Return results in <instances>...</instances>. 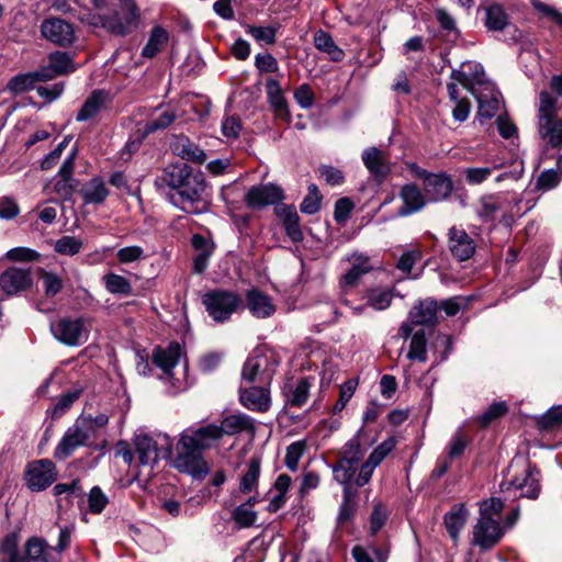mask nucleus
<instances>
[{
	"mask_svg": "<svg viewBox=\"0 0 562 562\" xmlns=\"http://www.w3.org/2000/svg\"><path fill=\"white\" fill-rule=\"evenodd\" d=\"M111 103L110 93L105 90H94L86 99L82 106L76 115L77 122H87L93 120L105 110Z\"/></svg>",
	"mask_w": 562,
	"mask_h": 562,
	"instance_id": "nucleus-24",
	"label": "nucleus"
},
{
	"mask_svg": "<svg viewBox=\"0 0 562 562\" xmlns=\"http://www.w3.org/2000/svg\"><path fill=\"white\" fill-rule=\"evenodd\" d=\"M499 488L505 501L522 497L535 499L540 492L539 472L530 464H525L520 473L502 482Z\"/></svg>",
	"mask_w": 562,
	"mask_h": 562,
	"instance_id": "nucleus-5",
	"label": "nucleus"
},
{
	"mask_svg": "<svg viewBox=\"0 0 562 562\" xmlns=\"http://www.w3.org/2000/svg\"><path fill=\"white\" fill-rule=\"evenodd\" d=\"M503 209V202L497 196H484L481 200L480 216L492 220Z\"/></svg>",
	"mask_w": 562,
	"mask_h": 562,
	"instance_id": "nucleus-59",
	"label": "nucleus"
},
{
	"mask_svg": "<svg viewBox=\"0 0 562 562\" xmlns=\"http://www.w3.org/2000/svg\"><path fill=\"white\" fill-rule=\"evenodd\" d=\"M5 258L11 261L32 262L40 258V254L31 248L15 247L7 251Z\"/></svg>",
	"mask_w": 562,
	"mask_h": 562,
	"instance_id": "nucleus-61",
	"label": "nucleus"
},
{
	"mask_svg": "<svg viewBox=\"0 0 562 562\" xmlns=\"http://www.w3.org/2000/svg\"><path fill=\"white\" fill-rule=\"evenodd\" d=\"M313 42L315 47L318 50L326 53L333 61H340L344 59V50L335 44L329 33L318 30L314 34Z\"/></svg>",
	"mask_w": 562,
	"mask_h": 562,
	"instance_id": "nucleus-39",
	"label": "nucleus"
},
{
	"mask_svg": "<svg viewBox=\"0 0 562 562\" xmlns=\"http://www.w3.org/2000/svg\"><path fill=\"white\" fill-rule=\"evenodd\" d=\"M217 427L221 430L222 437L224 435L233 436L244 431H255L254 420L246 414L226 416Z\"/></svg>",
	"mask_w": 562,
	"mask_h": 562,
	"instance_id": "nucleus-31",
	"label": "nucleus"
},
{
	"mask_svg": "<svg viewBox=\"0 0 562 562\" xmlns=\"http://www.w3.org/2000/svg\"><path fill=\"white\" fill-rule=\"evenodd\" d=\"M82 248L81 239L75 236H63L54 244V250L63 256H75Z\"/></svg>",
	"mask_w": 562,
	"mask_h": 562,
	"instance_id": "nucleus-51",
	"label": "nucleus"
},
{
	"mask_svg": "<svg viewBox=\"0 0 562 562\" xmlns=\"http://www.w3.org/2000/svg\"><path fill=\"white\" fill-rule=\"evenodd\" d=\"M81 394V387H74L63 393L52 411V416L54 418L63 416L72 406V404L79 400Z\"/></svg>",
	"mask_w": 562,
	"mask_h": 562,
	"instance_id": "nucleus-47",
	"label": "nucleus"
},
{
	"mask_svg": "<svg viewBox=\"0 0 562 562\" xmlns=\"http://www.w3.org/2000/svg\"><path fill=\"white\" fill-rule=\"evenodd\" d=\"M173 150L181 158L193 162L200 164L206 159L204 150L184 135H180L176 138L173 143Z\"/></svg>",
	"mask_w": 562,
	"mask_h": 562,
	"instance_id": "nucleus-35",
	"label": "nucleus"
},
{
	"mask_svg": "<svg viewBox=\"0 0 562 562\" xmlns=\"http://www.w3.org/2000/svg\"><path fill=\"white\" fill-rule=\"evenodd\" d=\"M282 199V189L273 183L254 186L245 196L247 206L257 210L276 204Z\"/></svg>",
	"mask_w": 562,
	"mask_h": 562,
	"instance_id": "nucleus-19",
	"label": "nucleus"
},
{
	"mask_svg": "<svg viewBox=\"0 0 562 562\" xmlns=\"http://www.w3.org/2000/svg\"><path fill=\"white\" fill-rule=\"evenodd\" d=\"M89 423L90 422L85 419L83 416L76 418L75 423L67 428L55 448V458L66 460L76 449L89 445L90 440L93 438Z\"/></svg>",
	"mask_w": 562,
	"mask_h": 562,
	"instance_id": "nucleus-8",
	"label": "nucleus"
},
{
	"mask_svg": "<svg viewBox=\"0 0 562 562\" xmlns=\"http://www.w3.org/2000/svg\"><path fill=\"white\" fill-rule=\"evenodd\" d=\"M367 304L375 311H384L386 310L393 299V293L391 290L382 286L372 288L367 291L366 294Z\"/></svg>",
	"mask_w": 562,
	"mask_h": 562,
	"instance_id": "nucleus-42",
	"label": "nucleus"
},
{
	"mask_svg": "<svg viewBox=\"0 0 562 562\" xmlns=\"http://www.w3.org/2000/svg\"><path fill=\"white\" fill-rule=\"evenodd\" d=\"M133 442L138 467L146 470V476L153 474V470L160 459L171 456L173 446L171 438L165 434L154 437L139 434L134 437Z\"/></svg>",
	"mask_w": 562,
	"mask_h": 562,
	"instance_id": "nucleus-2",
	"label": "nucleus"
},
{
	"mask_svg": "<svg viewBox=\"0 0 562 562\" xmlns=\"http://www.w3.org/2000/svg\"><path fill=\"white\" fill-rule=\"evenodd\" d=\"M50 330L54 337L61 344L70 347L83 345L90 333V327L85 318H60L53 323Z\"/></svg>",
	"mask_w": 562,
	"mask_h": 562,
	"instance_id": "nucleus-10",
	"label": "nucleus"
},
{
	"mask_svg": "<svg viewBox=\"0 0 562 562\" xmlns=\"http://www.w3.org/2000/svg\"><path fill=\"white\" fill-rule=\"evenodd\" d=\"M424 190L430 201H440L450 195L452 191V181L443 172H429L424 180Z\"/></svg>",
	"mask_w": 562,
	"mask_h": 562,
	"instance_id": "nucleus-25",
	"label": "nucleus"
},
{
	"mask_svg": "<svg viewBox=\"0 0 562 562\" xmlns=\"http://www.w3.org/2000/svg\"><path fill=\"white\" fill-rule=\"evenodd\" d=\"M305 447H306L305 442L302 440H299V441L291 443L286 448L284 462L289 470H291V471L297 470L299 461L304 453Z\"/></svg>",
	"mask_w": 562,
	"mask_h": 562,
	"instance_id": "nucleus-54",
	"label": "nucleus"
},
{
	"mask_svg": "<svg viewBox=\"0 0 562 562\" xmlns=\"http://www.w3.org/2000/svg\"><path fill=\"white\" fill-rule=\"evenodd\" d=\"M321 209V195L315 184L308 187V193L301 203V212L305 214H315Z\"/></svg>",
	"mask_w": 562,
	"mask_h": 562,
	"instance_id": "nucleus-58",
	"label": "nucleus"
},
{
	"mask_svg": "<svg viewBox=\"0 0 562 562\" xmlns=\"http://www.w3.org/2000/svg\"><path fill=\"white\" fill-rule=\"evenodd\" d=\"M278 29L276 26H247V34L251 35L257 42L267 45L276 43V34Z\"/></svg>",
	"mask_w": 562,
	"mask_h": 562,
	"instance_id": "nucleus-53",
	"label": "nucleus"
},
{
	"mask_svg": "<svg viewBox=\"0 0 562 562\" xmlns=\"http://www.w3.org/2000/svg\"><path fill=\"white\" fill-rule=\"evenodd\" d=\"M364 450L361 447L359 432L349 439L339 452V459L331 465L335 480L339 484H351L355 482L357 470L360 471L359 462L362 460Z\"/></svg>",
	"mask_w": 562,
	"mask_h": 562,
	"instance_id": "nucleus-6",
	"label": "nucleus"
},
{
	"mask_svg": "<svg viewBox=\"0 0 562 562\" xmlns=\"http://www.w3.org/2000/svg\"><path fill=\"white\" fill-rule=\"evenodd\" d=\"M396 441L394 438H387L381 442L369 456L368 460L360 467V471L355 479V484L358 487L364 486L369 483L373 471L386 456L395 448Z\"/></svg>",
	"mask_w": 562,
	"mask_h": 562,
	"instance_id": "nucleus-17",
	"label": "nucleus"
},
{
	"mask_svg": "<svg viewBox=\"0 0 562 562\" xmlns=\"http://www.w3.org/2000/svg\"><path fill=\"white\" fill-rule=\"evenodd\" d=\"M543 428H552L562 425V405L550 408L539 422Z\"/></svg>",
	"mask_w": 562,
	"mask_h": 562,
	"instance_id": "nucleus-64",
	"label": "nucleus"
},
{
	"mask_svg": "<svg viewBox=\"0 0 562 562\" xmlns=\"http://www.w3.org/2000/svg\"><path fill=\"white\" fill-rule=\"evenodd\" d=\"M52 548L44 539L33 537L25 543V560L27 562H55L50 554Z\"/></svg>",
	"mask_w": 562,
	"mask_h": 562,
	"instance_id": "nucleus-36",
	"label": "nucleus"
},
{
	"mask_svg": "<svg viewBox=\"0 0 562 562\" xmlns=\"http://www.w3.org/2000/svg\"><path fill=\"white\" fill-rule=\"evenodd\" d=\"M209 315L217 323H224L241 306V297L232 291L213 290L202 297Z\"/></svg>",
	"mask_w": 562,
	"mask_h": 562,
	"instance_id": "nucleus-7",
	"label": "nucleus"
},
{
	"mask_svg": "<svg viewBox=\"0 0 562 562\" xmlns=\"http://www.w3.org/2000/svg\"><path fill=\"white\" fill-rule=\"evenodd\" d=\"M293 98L302 109H311L315 101V94L307 83L299 86L294 92Z\"/></svg>",
	"mask_w": 562,
	"mask_h": 562,
	"instance_id": "nucleus-60",
	"label": "nucleus"
},
{
	"mask_svg": "<svg viewBox=\"0 0 562 562\" xmlns=\"http://www.w3.org/2000/svg\"><path fill=\"white\" fill-rule=\"evenodd\" d=\"M438 305L435 300L419 301L409 311L408 319L414 325H434L437 322Z\"/></svg>",
	"mask_w": 562,
	"mask_h": 562,
	"instance_id": "nucleus-29",
	"label": "nucleus"
},
{
	"mask_svg": "<svg viewBox=\"0 0 562 562\" xmlns=\"http://www.w3.org/2000/svg\"><path fill=\"white\" fill-rule=\"evenodd\" d=\"M538 128L541 138L549 145L562 147V119L558 117L557 98L548 91L539 95Z\"/></svg>",
	"mask_w": 562,
	"mask_h": 562,
	"instance_id": "nucleus-3",
	"label": "nucleus"
},
{
	"mask_svg": "<svg viewBox=\"0 0 562 562\" xmlns=\"http://www.w3.org/2000/svg\"><path fill=\"white\" fill-rule=\"evenodd\" d=\"M38 277L47 297H53L61 291L64 281L56 272L40 269Z\"/></svg>",
	"mask_w": 562,
	"mask_h": 562,
	"instance_id": "nucleus-45",
	"label": "nucleus"
},
{
	"mask_svg": "<svg viewBox=\"0 0 562 562\" xmlns=\"http://www.w3.org/2000/svg\"><path fill=\"white\" fill-rule=\"evenodd\" d=\"M402 205L396 212L398 217H407L422 211L427 203L426 195L413 183L404 184L398 194Z\"/></svg>",
	"mask_w": 562,
	"mask_h": 562,
	"instance_id": "nucleus-21",
	"label": "nucleus"
},
{
	"mask_svg": "<svg viewBox=\"0 0 562 562\" xmlns=\"http://www.w3.org/2000/svg\"><path fill=\"white\" fill-rule=\"evenodd\" d=\"M41 33L47 41L59 45H71L75 40V30L70 23L59 18H50L43 21Z\"/></svg>",
	"mask_w": 562,
	"mask_h": 562,
	"instance_id": "nucleus-16",
	"label": "nucleus"
},
{
	"mask_svg": "<svg viewBox=\"0 0 562 562\" xmlns=\"http://www.w3.org/2000/svg\"><path fill=\"white\" fill-rule=\"evenodd\" d=\"M233 519L240 528H248L257 520V513L249 505L240 504L234 509Z\"/></svg>",
	"mask_w": 562,
	"mask_h": 562,
	"instance_id": "nucleus-55",
	"label": "nucleus"
},
{
	"mask_svg": "<svg viewBox=\"0 0 562 562\" xmlns=\"http://www.w3.org/2000/svg\"><path fill=\"white\" fill-rule=\"evenodd\" d=\"M181 357V348L177 342L170 344L167 348H156L153 352L154 363L161 369V376L170 383L173 393L186 390L187 383L184 379L173 376V368L179 363Z\"/></svg>",
	"mask_w": 562,
	"mask_h": 562,
	"instance_id": "nucleus-9",
	"label": "nucleus"
},
{
	"mask_svg": "<svg viewBox=\"0 0 562 562\" xmlns=\"http://www.w3.org/2000/svg\"><path fill=\"white\" fill-rule=\"evenodd\" d=\"M239 400L247 409L254 412L265 413L271 406L270 391L265 386L240 389Z\"/></svg>",
	"mask_w": 562,
	"mask_h": 562,
	"instance_id": "nucleus-23",
	"label": "nucleus"
},
{
	"mask_svg": "<svg viewBox=\"0 0 562 562\" xmlns=\"http://www.w3.org/2000/svg\"><path fill=\"white\" fill-rule=\"evenodd\" d=\"M160 181L172 190L168 199L176 207L189 214L207 212L210 200L202 172L187 164L170 165L164 169Z\"/></svg>",
	"mask_w": 562,
	"mask_h": 562,
	"instance_id": "nucleus-1",
	"label": "nucleus"
},
{
	"mask_svg": "<svg viewBox=\"0 0 562 562\" xmlns=\"http://www.w3.org/2000/svg\"><path fill=\"white\" fill-rule=\"evenodd\" d=\"M122 14L101 15L102 26L115 35H126L134 31L139 21L138 8L134 0H121Z\"/></svg>",
	"mask_w": 562,
	"mask_h": 562,
	"instance_id": "nucleus-11",
	"label": "nucleus"
},
{
	"mask_svg": "<svg viewBox=\"0 0 562 562\" xmlns=\"http://www.w3.org/2000/svg\"><path fill=\"white\" fill-rule=\"evenodd\" d=\"M85 204H101L109 195V190L101 178H92L80 190Z\"/></svg>",
	"mask_w": 562,
	"mask_h": 562,
	"instance_id": "nucleus-37",
	"label": "nucleus"
},
{
	"mask_svg": "<svg viewBox=\"0 0 562 562\" xmlns=\"http://www.w3.org/2000/svg\"><path fill=\"white\" fill-rule=\"evenodd\" d=\"M260 477V459L258 457H252L247 463V470L241 475L239 481V492L243 494H248L255 491L258 486V481Z\"/></svg>",
	"mask_w": 562,
	"mask_h": 562,
	"instance_id": "nucleus-40",
	"label": "nucleus"
},
{
	"mask_svg": "<svg viewBox=\"0 0 562 562\" xmlns=\"http://www.w3.org/2000/svg\"><path fill=\"white\" fill-rule=\"evenodd\" d=\"M362 161L371 176L379 182L383 181L392 170V164L385 151L369 147L362 153Z\"/></svg>",
	"mask_w": 562,
	"mask_h": 562,
	"instance_id": "nucleus-22",
	"label": "nucleus"
},
{
	"mask_svg": "<svg viewBox=\"0 0 562 562\" xmlns=\"http://www.w3.org/2000/svg\"><path fill=\"white\" fill-rule=\"evenodd\" d=\"M450 78L462 85L471 93L474 90H481L484 86L493 85L486 79L483 66L476 61L462 63L460 69L451 71Z\"/></svg>",
	"mask_w": 562,
	"mask_h": 562,
	"instance_id": "nucleus-12",
	"label": "nucleus"
},
{
	"mask_svg": "<svg viewBox=\"0 0 562 562\" xmlns=\"http://www.w3.org/2000/svg\"><path fill=\"white\" fill-rule=\"evenodd\" d=\"M35 85L32 72H25L12 77L7 85V90L16 95L32 90Z\"/></svg>",
	"mask_w": 562,
	"mask_h": 562,
	"instance_id": "nucleus-50",
	"label": "nucleus"
},
{
	"mask_svg": "<svg viewBox=\"0 0 562 562\" xmlns=\"http://www.w3.org/2000/svg\"><path fill=\"white\" fill-rule=\"evenodd\" d=\"M48 64L58 76L66 75L75 70L72 59L67 53H52L48 57Z\"/></svg>",
	"mask_w": 562,
	"mask_h": 562,
	"instance_id": "nucleus-52",
	"label": "nucleus"
},
{
	"mask_svg": "<svg viewBox=\"0 0 562 562\" xmlns=\"http://www.w3.org/2000/svg\"><path fill=\"white\" fill-rule=\"evenodd\" d=\"M448 248L456 259L465 261L474 255L476 244L465 229L452 226L448 231Z\"/></svg>",
	"mask_w": 562,
	"mask_h": 562,
	"instance_id": "nucleus-18",
	"label": "nucleus"
},
{
	"mask_svg": "<svg viewBox=\"0 0 562 562\" xmlns=\"http://www.w3.org/2000/svg\"><path fill=\"white\" fill-rule=\"evenodd\" d=\"M168 42V33L161 26H155L142 50V56L153 58Z\"/></svg>",
	"mask_w": 562,
	"mask_h": 562,
	"instance_id": "nucleus-41",
	"label": "nucleus"
},
{
	"mask_svg": "<svg viewBox=\"0 0 562 562\" xmlns=\"http://www.w3.org/2000/svg\"><path fill=\"white\" fill-rule=\"evenodd\" d=\"M507 405L505 402H495L488 406L486 412L480 417L481 426L485 427L496 418L503 416L507 412Z\"/></svg>",
	"mask_w": 562,
	"mask_h": 562,
	"instance_id": "nucleus-62",
	"label": "nucleus"
},
{
	"mask_svg": "<svg viewBox=\"0 0 562 562\" xmlns=\"http://www.w3.org/2000/svg\"><path fill=\"white\" fill-rule=\"evenodd\" d=\"M105 289L112 294L128 295L132 292L130 281L116 273H108L103 277Z\"/></svg>",
	"mask_w": 562,
	"mask_h": 562,
	"instance_id": "nucleus-48",
	"label": "nucleus"
},
{
	"mask_svg": "<svg viewBox=\"0 0 562 562\" xmlns=\"http://www.w3.org/2000/svg\"><path fill=\"white\" fill-rule=\"evenodd\" d=\"M192 439L193 446L203 451L212 447V445L222 438L221 430L217 425L210 424L196 429H187L181 432Z\"/></svg>",
	"mask_w": 562,
	"mask_h": 562,
	"instance_id": "nucleus-27",
	"label": "nucleus"
},
{
	"mask_svg": "<svg viewBox=\"0 0 562 562\" xmlns=\"http://www.w3.org/2000/svg\"><path fill=\"white\" fill-rule=\"evenodd\" d=\"M503 535L504 531L497 520L493 517L480 516L473 527L472 543L483 550H488L498 543Z\"/></svg>",
	"mask_w": 562,
	"mask_h": 562,
	"instance_id": "nucleus-13",
	"label": "nucleus"
},
{
	"mask_svg": "<svg viewBox=\"0 0 562 562\" xmlns=\"http://www.w3.org/2000/svg\"><path fill=\"white\" fill-rule=\"evenodd\" d=\"M469 517V512L463 504L454 505L443 517L445 526L449 536L457 541L461 529Z\"/></svg>",
	"mask_w": 562,
	"mask_h": 562,
	"instance_id": "nucleus-33",
	"label": "nucleus"
},
{
	"mask_svg": "<svg viewBox=\"0 0 562 562\" xmlns=\"http://www.w3.org/2000/svg\"><path fill=\"white\" fill-rule=\"evenodd\" d=\"M357 385V380L350 379L340 386L339 398L333 407L334 414L340 413L346 407L347 403L353 396Z\"/></svg>",
	"mask_w": 562,
	"mask_h": 562,
	"instance_id": "nucleus-57",
	"label": "nucleus"
},
{
	"mask_svg": "<svg viewBox=\"0 0 562 562\" xmlns=\"http://www.w3.org/2000/svg\"><path fill=\"white\" fill-rule=\"evenodd\" d=\"M509 24V16L499 3H492L484 9V25L491 32L504 31Z\"/></svg>",
	"mask_w": 562,
	"mask_h": 562,
	"instance_id": "nucleus-34",
	"label": "nucleus"
},
{
	"mask_svg": "<svg viewBox=\"0 0 562 562\" xmlns=\"http://www.w3.org/2000/svg\"><path fill=\"white\" fill-rule=\"evenodd\" d=\"M479 104L476 119L481 124L491 120L499 112L503 101L499 91L495 85H487L481 90H474L472 93Z\"/></svg>",
	"mask_w": 562,
	"mask_h": 562,
	"instance_id": "nucleus-14",
	"label": "nucleus"
},
{
	"mask_svg": "<svg viewBox=\"0 0 562 562\" xmlns=\"http://www.w3.org/2000/svg\"><path fill=\"white\" fill-rule=\"evenodd\" d=\"M55 480V465L50 460L42 459L27 465L25 481L32 491H43Z\"/></svg>",
	"mask_w": 562,
	"mask_h": 562,
	"instance_id": "nucleus-15",
	"label": "nucleus"
},
{
	"mask_svg": "<svg viewBox=\"0 0 562 562\" xmlns=\"http://www.w3.org/2000/svg\"><path fill=\"white\" fill-rule=\"evenodd\" d=\"M315 379L313 376H304L296 381L294 385H286L284 389V395L288 404L294 407L303 406L308 398L310 390L314 384Z\"/></svg>",
	"mask_w": 562,
	"mask_h": 562,
	"instance_id": "nucleus-30",
	"label": "nucleus"
},
{
	"mask_svg": "<svg viewBox=\"0 0 562 562\" xmlns=\"http://www.w3.org/2000/svg\"><path fill=\"white\" fill-rule=\"evenodd\" d=\"M266 91L270 105L278 117L289 122L290 111L288 102L283 95L282 88L277 79L269 78L266 81Z\"/></svg>",
	"mask_w": 562,
	"mask_h": 562,
	"instance_id": "nucleus-28",
	"label": "nucleus"
},
{
	"mask_svg": "<svg viewBox=\"0 0 562 562\" xmlns=\"http://www.w3.org/2000/svg\"><path fill=\"white\" fill-rule=\"evenodd\" d=\"M246 306L256 318H268L276 312L271 297L257 289L247 291Z\"/></svg>",
	"mask_w": 562,
	"mask_h": 562,
	"instance_id": "nucleus-26",
	"label": "nucleus"
},
{
	"mask_svg": "<svg viewBox=\"0 0 562 562\" xmlns=\"http://www.w3.org/2000/svg\"><path fill=\"white\" fill-rule=\"evenodd\" d=\"M172 465L179 472L187 473L196 480H203L209 473V465L202 456V451L193 446L192 439L181 434L176 445Z\"/></svg>",
	"mask_w": 562,
	"mask_h": 562,
	"instance_id": "nucleus-4",
	"label": "nucleus"
},
{
	"mask_svg": "<svg viewBox=\"0 0 562 562\" xmlns=\"http://www.w3.org/2000/svg\"><path fill=\"white\" fill-rule=\"evenodd\" d=\"M351 267L344 274L342 283L348 286L355 285L362 274H366L372 270L370 258L363 254H352L348 259Z\"/></svg>",
	"mask_w": 562,
	"mask_h": 562,
	"instance_id": "nucleus-32",
	"label": "nucleus"
},
{
	"mask_svg": "<svg viewBox=\"0 0 562 562\" xmlns=\"http://www.w3.org/2000/svg\"><path fill=\"white\" fill-rule=\"evenodd\" d=\"M562 179V156L557 160L555 169H548L541 172L537 180V188L540 190L553 189Z\"/></svg>",
	"mask_w": 562,
	"mask_h": 562,
	"instance_id": "nucleus-46",
	"label": "nucleus"
},
{
	"mask_svg": "<svg viewBox=\"0 0 562 562\" xmlns=\"http://www.w3.org/2000/svg\"><path fill=\"white\" fill-rule=\"evenodd\" d=\"M32 285L30 269L11 267L0 276V286L8 295H15Z\"/></svg>",
	"mask_w": 562,
	"mask_h": 562,
	"instance_id": "nucleus-20",
	"label": "nucleus"
},
{
	"mask_svg": "<svg viewBox=\"0 0 562 562\" xmlns=\"http://www.w3.org/2000/svg\"><path fill=\"white\" fill-rule=\"evenodd\" d=\"M279 215L282 220L284 229L290 239L294 243L303 240V232L300 227V217L294 206H284Z\"/></svg>",
	"mask_w": 562,
	"mask_h": 562,
	"instance_id": "nucleus-38",
	"label": "nucleus"
},
{
	"mask_svg": "<svg viewBox=\"0 0 562 562\" xmlns=\"http://www.w3.org/2000/svg\"><path fill=\"white\" fill-rule=\"evenodd\" d=\"M88 502L90 512L100 514L108 504V497L100 487L94 486L90 490Z\"/></svg>",
	"mask_w": 562,
	"mask_h": 562,
	"instance_id": "nucleus-63",
	"label": "nucleus"
},
{
	"mask_svg": "<svg viewBox=\"0 0 562 562\" xmlns=\"http://www.w3.org/2000/svg\"><path fill=\"white\" fill-rule=\"evenodd\" d=\"M175 119L176 115L172 111L164 110L147 122L145 132L149 134L158 130H164L168 127L175 121Z\"/></svg>",
	"mask_w": 562,
	"mask_h": 562,
	"instance_id": "nucleus-56",
	"label": "nucleus"
},
{
	"mask_svg": "<svg viewBox=\"0 0 562 562\" xmlns=\"http://www.w3.org/2000/svg\"><path fill=\"white\" fill-rule=\"evenodd\" d=\"M267 363L266 357L261 355H252L248 357L244 363L241 378L247 382H254L261 373L262 367Z\"/></svg>",
	"mask_w": 562,
	"mask_h": 562,
	"instance_id": "nucleus-49",
	"label": "nucleus"
},
{
	"mask_svg": "<svg viewBox=\"0 0 562 562\" xmlns=\"http://www.w3.org/2000/svg\"><path fill=\"white\" fill-rule=\"evenodd\" d=\"M427 341L425 336V330L419 329L415 331L412 336L409 350L407 352V358L409 360H418L420 362L427 361Z\"/></svg>",
	"mask_w": 562,
	"mask_h": 562,
	"instance_id": "nucleus-43",
	"label": "nucleus"
},
{
	"mask_svg": "<svg viewBox=\"0 0 562 562\" xmlns=\"http://www.w3.org/2000/svg\"><path fill=\"white\" fill-rule=\"evenodd\" d=\"M503 165L501 162L494 161L491 166L487 167H470L464 169V178L469 184L476 186L484 182L488 179L492 173L499 169Z\"/></svg>",
	"mask_w": 562,
	"mask_h": 562,
	"instance_id": "nucleus-44",
	"label": "nucleus"
}]
</instances>
